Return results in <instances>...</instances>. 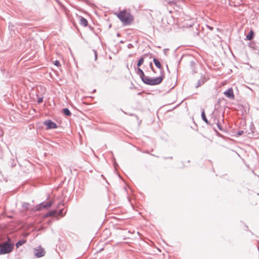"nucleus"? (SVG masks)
<instances>
[{"label":"nucleus","instance_id":"9","mask_svg":"<svg viewBox=\"0 0 259 259\" xmlns=\"http://www.w3.org/2000/svg\"><path fill=\"white\" fill-rule=\"evenodd\" d=\"M79 18H80V20H79L80 24L84 27L87 26L88 24V22L87 20L85 18H84L81 16H80Z\"/></svg>","mask_w":259,"mask_h":259},{"label":"nucleus","instance_id":"11","mask_svg":"<svg viewBox=\"0 0 259 259\" xmlns=\"http://www.w3.org/2000/svg\"><path fill=\"white\" fill-rule=\"evenodd\" d=\"M201 117H202V120L206 123H207V124H209V122L205 116V112H204V110L203 109L202 110V113H201Z\"/></svg>","mask_w":259,"mask_h":259},{"label":"nucleus","instance_id":"25","mask_svg":"<svg viewBox=\"0 0 259 259\" xmlns=\"http://www.w3.org/2000/svg\"><path fill=\"white\" fill-rule=\"evenodd\" d=\"M207 27L211 30H212L213 29V27H212L209 26H207Z\"/></svg>","mask_w":259,"mask_h":259},{"label":"nucleus","instance_id":"8","mask_svg":"<svg viewBox=\"0 0 259 259\" xmlns=\"http://www.w3.org/2000/svg\"><path fill=\"white\" fill-rule=\"evenodd\" d=\"M137 73L140 76L142 81H143V79H145L147 76L145 75L143 71L139 67H138L137 70Z\"/></svg>","mask_w":259,"mask_h":259},{"label":"nucleus","instance_id":"30","mask_svg":"<svg viewBox=\"0 0 259 259\" xmlns=\"http://www.w3.org/2000/svg\"><path fill=\"white\" fill-rule=\"evenodd\" d=\"M130 46H128V48H130L131 47V46H132V44H130Z\"/></svg>","mask_w":259,"mask_h":259},{"label":"nucleus","instance_id":"5","mask_svg":"<svg viewBox=\"0 0 259 259\" xmlns=\"http://www.w3.org/2000/svg\"><path fill=\"white\" fill-rule=\"evenodd\" d=\"M34 254L36 257L39 258L42 256H44L45 254V249L41 248L40 246L39 247V248H35L34 249Z\"/></svg>","mask_w":259,"mask_h":259},{"label":"nucleus","instance_id":"29","mask_svg":"<svg viewBox=\"0 0 259 259\" xmlns=\"http://www.w3.org/2000/svg\"><path fill=\"white\" fill-rule=\"evenodd\" d=\"M130 46H128V48H130L131 47V46H132V44H130Z\"/></svg>","mask_w":259,"mask_h":259},{"label":"nucleus","instance_id":"26","mask_svg":"<svg viewBox=\"0 0 259 259\" xmlns=\"http://www.w3.org/2000/svg\"><path fill=\"white\" fill-rule=\"evenodd\" d=\"M149 65L151 68H152L153 67L152 62L150 63Z\"/></svg>","mask_w":259,"mask_h":259},{"label":"nucleus","instance_id":"28","mask_svg":"<svg viewBox=\"0 0 259 259\" xmlns=\"http://www.w3.org/2000/svg\"><path fill=\"white\" fill-rule=\"evenodd\" d=\"M151 70H152L154 72H155V70H154V69L153 68V67L152 68H151Z\"/></svg>","mask_w":259,"mask_h":259},{"label":"nucleus","instance_id":"4","mask_svg":"<svg viewBox=\"0 0 259 259\" xmlns=\"http://www.w3.org/2000/svg\"><path fill=\"white\" fill-rule=\"evenodd\" d=\"M52 205V202H48L46 203L42 202L37 205L35 207V210L38 211L42 208H49Z\"/></svg>","mask_w":259,"mask_h":259},{"label":"nucleus","instance_id":"7","mask_svg":"<svg viewBox=\"0 0 259 259\" xmlns=\"http://www.w3.org/2000/svg\"><path fill=\"white\" fill-rule=\"evenodd\" d=\"M224 94L227 98L230 99H233L234 98L233 90L232 88L228 89L224 92Z\"/></svg>","mask_w":259,"mask_h":259},{"label":"nucleus","instance_id":"22","mask_svg":"<svg viewBox=\"0 0 259 259\" xmlns=\"http://www.w3.org/2000/svg\"><path fill=\"white\" fill-rule=\"evenodd\" d=\"M54 64L56 65V66H59V65H60V62L58 60H56L55 61V63H54Z\"/></svg>","mask_w":259,"mask_h":259},{"label":"nucleus","instance_id":"15","mask_svg":"<svg viewBox=\"0 0 259 259\" xmlns=\"http://www.w3.org/2000/svg\"><path fill=\"white\" fill-rule=\"evenodd\" d=\"M26 242V240H19L18 241L16 244V246L17 247V248H18L20 246L22 245L23 244H24Z\"/></svg>","mask_w":259,"mask_h":259},{"label":"nucleus","instance_id":"18","mask_svg":"<svg viewBox=\"0 0 259 259\" xmlns=\"http://www.w3.org/2000/svg\"><path fill=\"white\" fill-rule=\"evenodd\" d=\"M63 209H60L58 211H57V214L58 215H60L61 217H63L64 216V214H63Z\"/></svg>","mask_w":259,"mask_h":259},{"label":"nucleus","instance_id":"32","mask_svg":"<svg viewBox=\"0 0 259 259\" xmlns=\"http://www.w3.org/2000/svg\"><path fill=\"white\" fill-rule=\"evenodd\" d=\"M169 4L173 3V2H169Z\"/></svg>","mask_w":259,"mask_h":259},{"label":"nucleus","instance_id":"2","mask_svg":"<svg viewBox=\"0 0 259 259\" xmlns=\"http://www.w3.org/2000/svg\"><path fill=\"white\" fill-rule=\"evenodd\" d=\"M10 239L8 238L7 242H3L0 244V254H5L11 252L14 248V245L10 243Z\"/></svg>","mask_w":259,"mask_h":259},{"label":"nucleus","instance_id":"3","mask_svg":"<svg viewBox=\"0 0 259 259\" xmlns=\"http://www.w3.org/2000/svg\"><path fill=\"white\" fill-rule=\"evenodd\" d=\"M163 79V76H160L154 78H150L148 76L143 79V82L148 85H155L160 84Z\"/></svg>","mask_w":259,"mask_h":259},{"label":"nucleus","instance_id":"24","mask_svg":"<svg viewBox=\"0 0 259 259\" xmlns=\"http://www.w3.org/2000/svg\"><path fill=\"white\" fill-rule=\"evenodd\" d=\"M243 132L242 131H239L238 133V135H241L243 134Z\"/></svg>","mask_w":259,"mask_h":259},{"label":"nucleus","instance_id":"14","mask_svg":"<svg viewBox=\"0 0 259 259\" xmlns=\"http://www.w3.org/2000/svg\"><path fill=\"white\" fill-rule=\"evenodd\" d=\"M62 112L65 115L69 116L71 115V113L68 108H64L62 110Z\"/></svg>","mask_w":259,"mask_h":259},{"label":"nucleus","instance_id":"6","mask_svg":"<svg viewBox=\"0 0 259 259\" xmlns=\"http://www.w3.org/2000/svg\"><path fill=\"white\" fill-rule=\"evenodd\" d=\"M44 124L47 126V129H54L57 127V124L51 120H45Z\"/></svg>","mask_w":259,"mask_h":259},{"label":"nucleus","instance_id":"17","mask_svg":"<svg viewBox=\"0 0 259 259\" xmlns=\"http://www.w3.org/2000/svg\"><path fill=\"white\" fill-rule=\"evenodd\" d=\"M29 203L27 202H23L22 204V207L25 210H28L29 209Z\"/></svg>","mask_w":259,"mask_h":259},{"label":"nucleus","instance_id":"31","mask_svg":"<svg viewBox=\"0 0 259 259\" xmlns=\"http://www.w3.org/2000/svg\"><path fill=\"white\" fill-rule=\"evenodd\" d=\"M130 46H128V48H130L131 47V46H132V44H130Z\"/></svg>","mask_w":259,"mask_h":259},{"label":"nucleus","instance_id":"21","mask_svg":"<svg viewBox=\"0 0 259 259\" xmlns=\"http://www.w3.org/2000/svg\"><path fill=\"white\" fill-rule=\"evenodd\" d=\"M94 52L95 54V60H96L98 57L97 52L96 50H94Z\"/></svg>","mask_w":259,"mask_h":259},{"label":"nucleus","instance_id":"13","mask_svg":"<svg viewBox=\"0 0 259 259\" xmlns=\"http://www.w3.org/2000/svg\"><path fill=\"white\" fill-rule=\"evenodd\" d=\"M57 213V210H54L49 211L46 214V217H51L56 215Z\"/></svg>","mask_w":259,"mask_h":259},{"label":"nucleus","instance_id":"10","mask_svg":"<svg viewBox=\"0 0 259 259\" xmlns=\"http://www.w3.org/2000/svg\"><path fill=\"white\" fill-rule=\"evenodd\" d=\"M153 61L155 65V66L159 69H162V66L160 63V62L159 61V60L156 58H154L153 60Z\"/></svg>","mask_w":259,"mask_h":259},{"label":"nucleus","instance_id":"19","mask_svg":"<svg viewBox=\"0 0 259 259\" xmlns=\"http://www.w3.org/2000/svg\"><path fill=\"white\" fill-rule=\"evenodd\" d=\"M204 81L203 80H202V81L201 80H199L197 82V84L196 85V88H198L199 87H200L201 84H202L203 83H204Z\"/></svg>","mask_w":259,"mask_h":259},{"label":"nucleus","instance_id":"20","mask_svg":"<svg viewBox=\"0 0 259 259\" xmlns=\"http://www.w3.org/2000/svg\"><path fill=\"white\" fill-rule=\"evenodd\" d=\"M42 101H43V98L42 97L38 98V99L37 100V103L38 104H40L42 102Z\"/></svg>","mask_w":259,"mask_h":259},{"label":"nucleus","instance_id":"1","mask_svg":"<svg viewBox=\"0 0 259 259\" xmlns=\"http://www.w3.org/2000/svg\"><path fill=\"white\" fill-rule=\"evenodd\" d=\"M116 16L124 25L131 24L133 21L132 16L125 11H120Z\"/></svg>","mask_w":259,"mask_h":259},{"label":"nucleus","instance_id":"27","mask_svg":"<svg viewBox=\"0 0 259 259\" xmlns=\"http://www.w3.org/2000/svg\"><path fill=\"white\" fill-rule=\"evenodd\" d=\"M217 125H218V127L220 130H221V126H220V125L219 123H218V124H217Z\"/></svg>","mask_w":259,"mask_h":259},{"label":"nucleus","instance_id":"16","mask_svg":"<svg viewBox=\"0 0 259 259\" xmlns=\"http://www.w3.org/2000/svg\"><path fill=\"white\" fill-rule=\"evenodd\" d=\"M144 61V57H142L139 60V61L137 63V66L138 67L141 66L142 65V64L143 63Z\"/></svg>","mask_w":259,"mask_h":259},{"label":"nucleus","instance_id":"12","mask_svg":"<svg viewBox=\"0 0 259 259\" xmlns=\"http://www.w3.org/2000/svg\"><path fill=\"white\" fill-rule=\"evenodd\" d=\"M253 36H254V33L253 32L252 30H250L249 33H248V34L246 35V39L247 40H251L253 37Z\"/></svg>","mask_w":259,"mask_h":259},{"label":"nucleus","instance_id":"23","mask_svg":"<svg viewBox=\"0 0 259 259\" xmlns=\"http://www.w3.org/2000/svg\"><path fill=\"white\" fill-rule=\"evenodd\" d=\"M4 135V131L2 129V128L0 127V137H2Z\"/></svg>","mask_w":259,"mask_h":259}]
</instances>
